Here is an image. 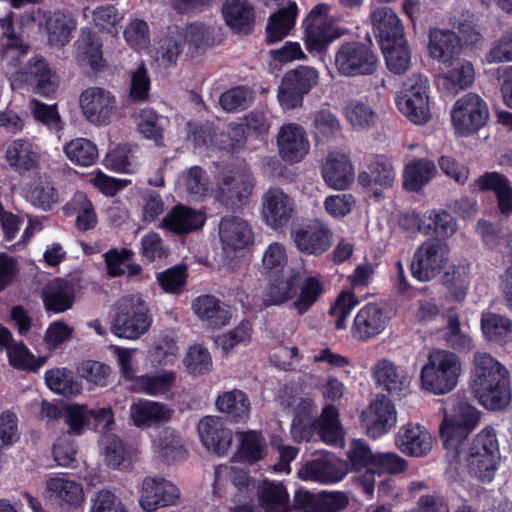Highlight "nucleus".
Returning a JSON list of instances; mask_svg holds the SVG:
<instances>
[{
	"label": "nucleus",
	"mask_w": 512,
	"mask_h": 512,
	"mask_svg": "<svg viewBox=\"0 0 512 512\" xmlns=\"http://www.w3.org/2000/svg\"><path fill=\"white\" fill-rule=\"evenodd\" d=\"M215 405L217 410L232 422H245L249 418L251 403L242 390L224 391L216 398Z\"/></svg>",
	"instance_id": "c9c22d12"
},
{
	"label": "nucleus",
	"mask_w": 512,
	"mask_h": 512,
	"mask_svg": "<svg viewBox=\"0 0 512 512\" xmlns=\"http://www.w3.org/2000/svg\"><path fill=\"white\" fill-rule=\"evenodd\" d=\"M79 106L84 118L95 126H107L117 113L116 95L104 87L91 86L79 96Z\"/></svg>",
	"instance_id": "ddd939ff"
},
{
	"label": "nucleus",
	"mask_w": 512,
	"mask_h": 512,
	"mask_svg": "<svg viewBox=\"0 0 512 512\" xmlns=\"http://www.w3.org/2000/svg\"><path fill=\"white\" fill-rule=\"evenodd\" d=\"M297 411L291 425V435L297 442L310 441L315 429L323 442L341 446L343 443L344 432L339 422L338 410L327 405L316 422L317 409L310 398L295 399L297 402Z\"/></svg>",
	"instance_id": "f03ea898"
},
{
	"label": "nucleus",
	"mask_w": 512,
	"mask_h": 512,
	"mask_svg": "<svg viewBox=\"0 0 512 512\" xmlns=\"http://www.w3.org/2000/svg\"><path fill=\"white\" fill-rule=\"evenodd\" d=\"M324 293V285L318 276L304 278L299 287V293L295 296L293 307L298 314L306 313Z\"/></svg>",
	"instance_id": "6e6d98bb"
},
{
	"label": "nucleus",
	"mask_w": 512,
	"mask_h": 512,
	"mask_svg": "<svg viewBox=\"0 0 512 512\" xmlns=\"http://www.w3.org/2000/svg\"><path fill=\"white\" fill-rule=\"evenodd\" d=\"M81 16L101 32L113 35L118 32L117 26L123 20V14L112 4L84 7Z\"/></svg>",
	"instance_id": "58836bf2"
},
{
	"label": "nucleus",
	"mask_w": 512,
	"mask_h": 512,
	"mask_svg": "<svg viewBox=\"0 0 512 512\" xmlns=\"http://www.w3.org/2000/svg\"><path fill=\"white\" fill-rule=\"evenodd\" d=\"M255 179L246 167L225 165L217 176L215 198L229 208L245 205L253 193Z\"/></svg>",
	"instance_id": "0eeeda50"
},
{
	"label": "nucleus",
	"mask_w": 512,
	"mask_h": 512,
	"mask_svg": "<svg viewBox=\"0 0 512 512\" xmlns=\"http://www.w3.org/2000/svg\"><path fill=\"white\" fill-rule=\"evenodd\" d=\"M288 262L289 256L286 246L279 242H272L265 248L262 255V273L269 278L289 273L292 269H289Z\"/></svg>",
	"instance_id": "de8ad7c7"
},
{
	"label": "nucleus",
	"mask_w": 512,
	"mask_h": 512,
	"mask_svg": "<svg viewBox=\"0 0 512 512\" xmlns=\"http://www.w3.org/2000/svg\"><path fill=\"white\" fill-rule=\"evenodd\" d=\"M133 252L123 248L114 249L105 254V262L109 275L115 277L127 273L129 276L137 275L140 272V266L131 264Z\"/></svg>",
	"instance_id": "e2e57ef3"
},
{
	"label": "nucleus",
	"mask_w": 512,
	"mask_h": 512,
	"mask_svg": "<svg viewBox=\"0 0 512 512\" xmlns=\"http://www.w3.org/2000/svg\"><path fill=\"white\" fill-rule=\"evenodd\" d=\"M479 419V411L466 401L452 399L448 402L440 426L446 456L459 455V447L467 443V438L478 425Z\"/></svg>",
	"instance_id": "20e7f679"
},
{
	"label": "nucleus",
	"mask_w": 512,
	"mask_h": 512,
	"mask_svg": "<svg viewBox=\"0 0 512 512\" xmlns=\"http://www.w3.org/2000/svg\"><path fill=\"white\" fill-rule=\"evenodd\" d=\"M200 440L208 450L225 455L232 444V432L219 416H205L198 424Z\"/></svg>",
	"instance_id": "a878e982"
},
{
	"label": "nucleus",
	"mask_w": 512,
	"mask_h": 512,
	"mask_svg": "<svg viewBox=\"0 0 512 512\" xmlns=\"http://www.w3.org/2000/svg\"><path fill=\"white\" fill-rule=\"evenodd\" d=\"M398 110L411 122L425 124L431 117L429 82L421 74H412L395 98Z\"/></svg>",
	"instance_id": "6e6552de"
},
{
	"label": "nucleus",
	"mask_w": 512,
	"mask_h": 512,
	"mask_svg": "<svg viewBox=\"0 0 512 512\" xmlns=\"http://www.w3.org/2000/svg\"><path fill=\"white\" fill-rule=\"evenodd\" d=\"M334 65L342 76H367L376 71L378 58L368 45L355 41L346 42L336 50Z\"/></svg>",
	"instance_id": "9d476101"
},
{
	"label": "nucleus",
	"mask_w": 512,
	"mask_h": 512,
	"mask_svg": "<svg viewBox=\"0 0 512 512\" xmlns=\"http://www.w3.org/2000/svg\"><path fill=\"white\" fill-rule=\"evenodd\" d=\"M388 309L378 303L364 305L356 314L351 328L352 337L368 340L381 334L390 321Z\"/></svg>",
	"instance_id": "4be33fe9"
},
{
	"label": "nucleus",
	"mask_w": 512,
	"mask_h": 512,
	"mask_svg": "<svg viewBox=\"0 0 512 512\" xmlns=\"http://www.w3.org/2000/svg\"><path fill=\"white\" fill-rule=\"evenodd\" d=\"M192 309L198 318L213 328L227 325L232 317L230 308L210 295L197 297L192 303Z\"/></svg>",
	"instance_id": "72a5a7b5"
},
{
	"label": "nucleus",
	"mask_w": 512,
	"mask_h": 512,
	"mask_svg": "<svg viewBox=\"0 0 512 512\" xmlns=\"http://www.w3.org/2000/svg\"><path fill=\"white\" fill-rule=\"evenodd\" d=\"M152 322L146 302L139 295H129L116 303L111 331L119 338L136 340L149 331Z\"/></svg>",
	"instance_id": "423d86ee"
},
{
	"label": "nucleus",
	"mask_w": 512,
	"mask_h": 512,
	"mask_svg": "<svg viewBox=\"0 0 512 512\" xmlns=\"http://www.w3.org/2000/svg\"><path fill=\"white\" fill-rule=\"evenodd\" d=\"M476 184L480 189L491 190L496 194L501 214H512V187L504 176L497 172H489L479 177Z\"/></svg>",
	"instance_id": "37998d69"
},
{
	"label": "nucleus",
	"mask_w": 512,
	"mask_h": 512,
	"mask_svg": "<svg viewBox=\"0 0 512 512\" xmlns=\"http://www.w3.org/2000/svg\"><path fill=\"white\" fill-rule=\"evenodd\" d=\"M222 14L228 26L241 33L251 31L254 24L253 7L246 0H226Z\"/></svg>",
	"instance_id": "a19ab883"
},
{
	"label": "nucleus",
	"mask_w": 512,
	"mask_h": 512,
	"mask_svg": "<svg viewBox=\"0 0 512 512\" xmlns=\"http://www.w3.org/2000/svg\"><path fill=\"white\" fill-rule=\"evenodd\" d=\"M298 274L291 270L289 273L274 277L267 288L265 301L270 305H280L296 296V279Z\"/></svg>",
	"instance_id": "603ef678"
},
{
	"label": "nucleus",
	"mask_w": 512,
	"mask_h": 512,
	"mask_svg": "<svg viewBox=\"0 0 512 512\" xmlns=\"http://www.w3.org/2000/svg\"><path fill=\"white\" fill-rule=\"evenodd\" d=\"M50 497L60 505L77 507L84 500V491L80 483L65 476L51 478L46 483Z\"/></svg>",
	"instance_id": "4c0bfd02"
},
{
	"label": "nucleus",
	"mask_w": 512,
	"mask_h": 512,
	"mask_svg": "<svg viewBox=\"0 0 512 512\" xmlns=\"http://www.w3.org/2000/svg\"><path fill=\"white\" fill-rule=\"evenodd\" d=\"M298 7L295 2H289L284 8L269 17L266 28V40L268 43L277 42L286 37L295 25Z\"/></svg>",
	"instance_id": "a18cd8bd"
},
{
	"label": "nucleus",
	"mask_w": 512,
	"mask_h": 512,
	"mask_svg": "<svg viewBox=\"0 0 512 512\" xmlns=\"http://www.w3.org/2000/svg\"><path fill=\"white\" fill-rule=\"evenodd\" d=\"M387 68L394 74L405 73L411 62V55L405 38L381 45Z\"/></svg>",
	"instance_id": "4d7b16f0"
},
{
	"label": "nucleus",
	"mask_w": 512,
	"mask_h": 512,
	"mask_svg": "<svg viewBox=\"0 0 512 512\" xmlns=\"http://www.w3.org/2000/svg\"><path fill=\"white\" fill-rule=\"evenodd\" d=\"M449 248L440 241H426L420 245L413 255L411 271L413 276L422 282L434 279L443 269L448 260Z\"/></svg>",
	"instance_id": "dca6fc26"
},
{
	"label": "nucleus",
	"mask_w": 512,
	"mask_h": 512,
	"mask_svg": "<svg viewBox=\"0 0 512 512\" xmlns=\"http://www.w3.org/2000/svg\"><path fill=\"white\" fill-rule=\"evenodd\" d=\"M237 438L240 441L238 455L240 458L254 463L261 460L266 454V442L260 433L256 431L239 432Z\"/></svg>",
	"instance_id": "680f3d73"
},
{
	"label": "nucleus",
	"mask_w": 512,
	"mask_h": 512,
	"mask_svg": "<svg viewBox=\"0 0 512 512\" xmlns=\"http://www.w3.org/2000/svg\"><path fill=\"white\" fill-rule=\"evenodd\" d=\"M376 385L391 396L402 398L410 392L412 376L407 368L388 359L378 360L371 368Z\"/></svg>",
	"instance_id": "a211bd4d"
},
{
	"label": "nucleus",
	"mask_w": 512,
	"mask_h": 512,
	"mask_svg": "<svg viewBox=\"0 0 512 512\" xmlns=\"http://www.w3.org/2000/svg\"><path fill=\"white\" fill-rule=\"evenodd\" d=\"M16 79L43 96L53 93L57 85L47 62L41 57H33L26 65L21 66Z\"/></svg>",
	"instance_id": "bb28decb"
},
{
	"label": "nucleus",
	"mask_w": 512,
	"mask_h": 512,
	"mask_svg": "<svg viewBox=\"0 0 512 512\" xmlns=\"http://www.w3.org/2000/svg\"><path fill=\"white\" fill-rule=\"evenodd\" d=\"M77 27V22L69 13L57 11L47 18L46 30L49 44L55 47H64Z\"/></svg>",
	"instance_id": "c03bdc74"
},
{
	"label": "nucleus",
	"mask_w": 512,
	"mask_h": 512,
	"mask_svg": "<svg viewBox=\"0 0 512 512\" xmlns=\"http://www.w3.org/2000/svg\"><path fill=\"white\" fill-rule=\"evenodd\" d=\"M169 124L167 117L157 114L154 110L143 109L138 117V129L147 139L156 145L163 143V132Z\"/></svg>",
	"instance_id": "bf43d9fd"
},
{
	"label": "nucleus",
	"mask_w": 512,
	"mask_h": 512,
	"mask_svg": "<svg viewBox=\"0 0 512 512\" xmlns=\"http://www.w3.org/2000/svg\"><path fill=\"white\" fill-rule=\"evenodd\" d=\"M180 497V490L162 477L147 476L142 480L139 505L145 512H155L160 507L173 505Z\"/></svg>",
	"instance_id": "6ab92c4d"
},
{
	"label": "nucleus",
	"mask_w": 512,
	"mask_h": 512,
	"mask_svg": "<svg viewBox=\"0 0 512 512\" xmlns=\"http://www.w3.org/2000/svg\"><path fill=\"white\" fill-rule=\"evenodd\" d=\"M429 55L442 64H446L459 57L461 41L455 32L450 30L434 29L429 35Z\"/></svg>",
	"instance_id": "f704fd0d"
},
{
	"label": "nucleus",
	"mask_w": 512,
	"mask_h": 512,
	"mask_svg": "<svg viewBox=\"0 0 512 512\" xmlns=\"http://www.w3.org/2000/svg\"><path fill=\"white\" fill-rule=\"evenodd\" d=\"M101 446L105 463L113 469H125L131 463V453L116 435H104Z\"/></svg>",
	"instance_id": "864d4df0"
},
{
	"label": "nucleus",
	"mask_w": 512,
	"mask_h": 512,
	"mask_svg": "<svg viewBox=\"0 0 512 512\" xmlns=\"http://www.w3.org/2000/svg\"><path fill=\"white\" fill-rule=\"evenodd\" d=\"M175 380L176 374L172 371H164L159 374H145L135 378L131 389L134 392L150 396L164 395L174 385Z\"/></svg>",
	"instance_id": "8fccbe9b"
},
{
	"label": "nucleus",
	"mask_w": 512,
	"mask_h": 512,
	"mask_svg": "<svg viewBox=\"0 0 512 512\" xmlns=\"http://www.w3.org/2000/svg\"><path fill=\"white\" fill-rule=\"evenodd\" d=\"M27 199L44 210L50 209L60 201L58 191L46 180L39 179L26 190Z\"/></svg>",
	"instance_id": "338daca9"
},
{
	"label": "nucleus",
	"mask_w": 512,
	"mask_h": 512,
	"mask_svg": "<svg viewBox=\"0 0 512 512\" xmlns=\"http://www.w3.org/2000/svg\"><path fill=\"white\" fill-rule=\"evenodd\" d=\"M322 176L329 187L344 190L354 181L355 171L351 162H325Z\"/></svg>",
	"instance_id": "13d9d810"
},
{
	"label": "nucleus",
	"mask_w": 512,
	"mask_h": 512,
	"mask_svg": "<svg viewBox=\"0 0 512 512\" xmlns=\"http://www.w3.org/2000/svg\"><path fill=\"white\" fill-rule=\"evenodd\" d=\"M371 23L380 45L395 43L404 37V28L396 12L385 6L372 9Z\"/></svg>",
	"instance_id": "7c9ffc66"
},
{
	"label": "nucleus",
	"mask_w": 512,
	"mask_h": 512,
	"mask_svg": "<svg viewBox=\"0 0 512 512\" xmlns=\"http://www.w3.org/2000/svg\"><path fill=\"white\" fill-rule=\"evenodd\" d=\"M443 75L439 78V86L450 94H457L472 85L475 71L472 63L457 57L443 65Z\"/></svg>",
	"instance_id": "c85d7f7f"
},
{
	"label": "nucleus",
	"mask_w": 512,
	"mask_h": 512,
	"mask_svg": "<svg viewBox=\"0 0 512 512\" xmlns=\"http://www.w3.org/2000/svg\"><path fill=\"white\" fill-rule=\"evenodd\" d=\"M471 389L475 398L486 409H503L511 398L508 370L492 355L475 352L471 370Z\"/></svg>",
	"instance_id": "f257e3e1"
},
{
	"label": "nucleus",
	"mask_w": 512,
	"mask_h": 512,
	"mask_svg": "<svg viewBox=\"0 0 512 512\" xmlns=\"http://www.w3.org/2000/svg\"><path fill=\"white\" fill-rule=\"evenodd\" d=\"M433 437L422 425L407 423L399 427L395 436L396 447L405 455L411 457H423L433 447Z\"/></svg>",
	"instance_id": "5701e85b"
},
{
	"label": "nucleus",
	"mask_w": 512,
	"mask_h": 512,
	"mask_svg": "<svg viewBox=\"0 0 512 512\" xmlns=\"http://www.w3.org/2000/svg\"><path fill=\"white\" fill-rule=\"evenodd\" d=\"M45 382L52 392L65 397H74L82 392V384L71 370L64 367L46 371Z\"/></svg>",
	"instance_id": "09e8293b"
},
{
	"label": "nucleus",
	"mask_w": 512,
	"mask_h": 512,
	"mask_svg": "<svg viewBox=\"0 0 512 512\" xmlns=\"http://www.w3.org/2000/svg\"><path fill=\"white\" fill-rule=\"evenodd\" d=\"M319 71L311 66L300 65L288 71L278 90V101L285 110L302 106L303 96L319 82Z\"/></svg>",
	"instance_id": "f8f14e48"
},
{
	"label": "nucleus",
	"mask_w": 512,
	"mask_h": 512,
	"mask_svg": "<svg viewBox=\"0 0 512 512\" xmlns=\"http://www.w3.org/2000/svg\"><path fill=\"white\" fill-rule=\"evenodd\" d=\"M294 206V200L281 188H269L262 196V219L272 229L283 228L292 219Z\"/></svg>",
	"instance_id": "aec40b11"
},
{
	"label": "nucleus",
	"mask_w": 512,
	"mask_h": 512,
	"mask_svg": "<svg viewBox=\"0 0 512 512\" xmlns=\"http://www.w3.org/2000/svg\"><path fill=\"white\" fill-rule=\"evenodd\" d=\"M277 143L279 152L284 158L302 159L308 154L310 148L306 132L295 123L281 127Z\"/></svg>",
	"instance_id": "473e14b6"
},
{
	"label": "nucleus",
	"mask_w": 512,
	"mask_h": 512,
	"mask_svg": "<svg viewBox=\"0 0 512 512\" xmlns=\"http://www.w3.org/2000/svg\"><path fill=\"white\" fill-rule=\"evenodd\" d=\"M331 10V4L318 3L303 21L305 45L310 52L323 51L340 36L338 29L333 24V17L330 16Z\"/></svg>",
	"instance_id": "9b49d317"
},
{
	"label": "nucleus",
	"mask_w": 512,
	"mask_h": 512,
	"mask_svg": "<svg viewBox=\"0 0 512 512\" xmlns=\"http://www.w3.org/2000/svg\"><path fill=\"white\" fill-rule=\"evenodd\" d=\"M477 232L493 251L495 259L501 260L504 265H510L503 280V290L512 309V234L507 237L500 236L498 230L485 220L478 221Z\"/></svg>",
	"instance_id": "f3484780"
},
{
	"label": "nucleus",
	"mask_w": 512,
	"mask_h": 512,
	"mask_svg": "<svg viewBox=\"0 0 512 512\" xmlns=\"http://www.w3.org/2000/svg\"><path fill=\"white\" fill-rule=\"evenodd\" d=\"M44 306L56 313L70 309L74 302V288L66 280L54 279L49 282L42 293Z\"/></svg>",
	"instance_id": "ea45409f"
},
{
	"label": "nucleus",
	"mask_w": 512,
	"mask_h": 512,
	"mask_svg": "<svg viewBox=\"0 0 512 512\" xmlns=\"http://www.w3.org/2000/svg\"><path fill=\"white\" fill-rule=\"evenodd\" d=\"M461 372L462 364L455 353L434 349L421 369L422 387L436 395L446 394L457 386Z\"/></svg>",
	"instance_id": "39448f33"
},
{
	"label": "nucleus",
	"mask_w": 512,
	"mask_h": 512,
	"mask_svg": "<svg viewBox=\"0 0 512 512\" xmlns=\"http://www.w3.org/2000/svg\"><path fill=\"white\" fill-rule=\"evenodd\" d=\"M447 458L455 469L463 466L469 474L480 481L490 482L495 476L500 459L494 429L484 428L470 446L465 443L459 447L458 456H447Z\"/></svg>",
	"instance_id": "7ed1b4c3"
},
{
	"label": "nucleus",
	"mask_w": 512,
	"mask_h": 512,
	"mask_svg": "<svg viewBox=\"0 0 512 512\" xmlns=\"http://www.w3.org/2000/svg\"><path fill=\"white\" fill-rule=\"evenodd\" d=\"M73 47L74 57L79 64L89 66L92 70H99L103 66L102 42L90 27H83L80 30Z\"/></svg>",
	"instance_id": "2f4dec72"
},
{
	"label": "nucleus",
	"mask_w": 512,
	"mask_h": 512,
	"mask_svg": "<svg viewBox=\"0 0 512 512\" xmlns=\"http://www.w3.org/2000/svg\"><path fill=\"white\" fill-rule=\"evenodd\" d=\"M362 424L369 436L379 438L387 434L397 422L394 403L386 396H377L362 412Z\"/></svg>",
	"instance_id": "412c9836"
},
{
	"label": "nucleus",
	"mask_w": 512,
	"mask_h": 512,
	"mask_svg": "<svg viewBox=\"0 0 512 512\" xmlns=\"http://www.w3.org/2000/svg\"><path fill=\"white\" fill-rule=\"evenodd\" d=\"M153 450L154 453L167 463L182 460L187 454L181 437L170 428H166L158 433L153 441Z\"/></svg>",
	"instance_id": "49530a36"
},
{
	"label": "nucleus",
	"mask_w": 512,
	"mask_h": 512,
	"mask_svg": "<svg viewBox=\"0 0 512 512\" xmlns=\"http://www.w3.org/2000/svg\"><path fill=\"white\" fill-rule=\"evenodd\" d=\"M253 92L246 86H238L223 92L219 105L226 112H238L248 108L253 102Z\"/></svg>",
	"instance_id": "774afa93"
},
{
	"label": "nucleus",
	"mask_w": 512,
	"mask_h": 512,
	"mask_svg": "<svg viewBox=\"0 0 512 512\" xmlns=\"http://www.w3.org/2000/svg\"><path fill=\"white\" fill-rule=\"evenodd\" d=\"M213 492L219 497H239L238 501H241L256 494V483L237 465H219L215 469Z\"/></svg>",
	"instance_id": "2eb2a0df"
},
{
	"label": "nucleus",
	"mask_w": 512,
	"mask_h": 512,
	"mask_svg": "<svg viewBox=\"0 0 512 512\" xmlns=\"http://www.w3.org/2000/svg\"><path fill=\"white\" fill-rule=\"evenodd\" d=\"M433 162H409L403 172V185L410 191H418L434 176Z\"/></svg>",
	"instance_id": "052dcab7"
},
{
	"label": "nucleus",
	"mask_w": 512,
	"mask_h": 512,
	"mask_svg": "<svg viewBox=\"0 0 512 512\" xmlns=\"http://www.w3.org/2000/svg\"><path fill=\"white\" fill-rule=\"evenodd\" d=\"M481 328L485 338L491 342L503 346L512 341V321L503 315H483Z\"/></svg>",
	"instance_id": "3c124183"
},
{
	"label": "nucleus",
	"mask_w": 512,
	"mask_h": 512,
	"mask_svg": "<svg viewBox=\"0 0 512 512\" xmlns=\"http://www.w3.org/2000/svg\"><path fill=\"white\" fill-rule=\"evenodd\" d=\"M489 116L487 102L474 92L462 95L451 109L452 125L455 133L460 136L477 133L487 124Z\"/></svg>",
	"instance_id": "1a4fd4ad"
},
{
	"label": "nucleus",
	"mask_w": 512,
	"mask_h": 512,
	"mask_svg": "<svg viewBox=\"0 0 512 512\" xmlns=\"http://www.w3.org/2000/svg\"><path fill=\"white\" fill-rule=\"evenodd\" d=\"M291 238L299 252L316 257L326 253L334 242L330 227L318 219L296 226L291 231Z\"/></svg>",
	"instance_id": "4468645a"
},
{
	"label": "nucleus",
	"mask_w": 512,
	"mask_h": 512,
	"mask_svg": "<svg viewBox=\"0 0 512 512\" xmlns=\"http://www.w3.org/2000/svg\"><path fill=\"white\" fill-rule=\"evenodd\" d=\"M183 365L191 375H205L212 369V356L206 347L194 344L188 348L183 358Z\"/></svg>",
	"instance_id": "0e129e2a"
},
{
	"label": "nucleus",
	"mask_w": 512,
	"mask_h": 512,
	"mask_svg": "<svg viewBox=\"0 0 512 512\" xmlns=\"http://www.w3.org/2000/svg\"><path fill=\"white\" fill-rule=\"evenodd\" d=\"M344 476L342 464L330 454H323L308 461L298 470V477L301 480L323 484L339 482Z\"/></svg>",
	"instance_id": "393cba45"
},
{
	"label": "nucleus",
	"mask_w": 512,
	"mask_h": 512,
	"mask_svg": "<svg viewBox=\"0 0 512 512\" xmlns=\"http://www.w3.org/2000/svg\"><path fill=\"white\" fill-rule=\"evenodd\" d=\"M0 29L2 36L7 39L3 59L13 67L21 66L29 46L24 42L21 31L15 27L13 12L9 11L0 16Z\"/></svg>",
	"instance_id": "c756f323"
},
{
	"label": "nucleus",
	"mask_w": 512,
	"mask_h": 512,
	"mask_svg": "<svg viewBox=\"0 0 512 512\" xmlns=\"http://www.w3.org/2000/svg\"><path fill=\"white\" fill-rule=\"evenodd\" d=\"M184 49L183 37L179 34V29H169L168 33L158 43L155 59L165 67L175 65Z\"/></svg>",
	"instance_id": "5fc2aeb1"
},
{
	"label": "nucleus",
	"mask_w": 512,
	"mask_h": 512,
	"mask_svg": "<svg viewBox=\"0 0 512 512\" xmlns=\"http://www.w3.org/2000/svg\"><path fill=\"white\" fill-rule=\"evenodd\" d=\"M261 507L265 512H288L290 500L286 488L280 482L263 481L256 485Z\"/></svg>",
	"instance_id": "79ce46f5"
},
{
	"label": "nucleus",
	"mask_w": 512,
	"mask_h": 512,
	"mask_svg": "<svg viewBox=\"0 0 512 512\" xmlns=\"http://www.w3.org/2000/svg\"><path fill=\"white\" fill-rule=\"evenodd\" d=\"M129 414L135 426L150 428L169 422L174 411L162 402L138 399L131 404Z\"/></svg>",
	"instance_id": "cd10ccee"
},
{
	"label": "nucleus",
	"mask_w": 512,
	"mask_h": 512,
	"mask_svg": "<svg viewBox=\"0 0 512 512\" xmlns=\"http://www.w3.org/2000/svg\"><path fill=\"white\" fill-rule=\"evenodd\" d=\"M219 237L225 252L240 251L253 244L250 224L238 216L223 217L219 224Z\"/></svg>",
	"instance_id": "b1692460"
},
{
	"label": "nucleus",
	"mask_w": 512,
	"mask_h": 512,
	"mask_svg": "<svg viewBox=\"0 0 512 512\" xmlns=\"http://www.w3.org/2000/svg\"><path fill=\"white\" fill-rule=\"evenodd\" d=\"M123 36L126 43L136 51H146L151 45L149 25L140 18L129 20L123 31Z\"/></svg>",
	"instance_id": "69168bd1"
},
{
	"label": "nucleus",
	"mask_w": 512,
	"mask_h": 512,
	"mask_svg": "<svg viewBox=\"0 0 512 512\" xmlns=\"http://www.w3.org/2000/svg\"><path fill=\"white\" fill-rule=\"evenodd\" d=\"M204 222L205 216L202 212L176 205L163 219L162 225L174 233L183 234L199 229Z\"/></svg>",
	"instance_id": "e433bc0d"
}]
</instances>
